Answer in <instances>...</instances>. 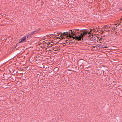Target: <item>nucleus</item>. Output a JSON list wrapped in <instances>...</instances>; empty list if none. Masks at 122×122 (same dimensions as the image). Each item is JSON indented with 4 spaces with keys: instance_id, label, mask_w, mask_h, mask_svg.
<instances>
[{
    "instance_id": "obj_10",
    "label": "nucleus",
    "mask_w": 122,
    "mask_h": 122,
    "mask_svg": "<svg viewBox=\"0 0 122 122\" xmlns=\"http://www.w3.org/2000/svg\"><path fill=\"white\" fill-rule=\"evenodd\" d=\"M109 27L107 25H106L104 26V28H105L106 29H108L109 28Z\"/></svg>"
},
{
    "instance_id": "obj_14",
    "label": "nucleus",
    "mask_w": 122,
    "mask_h": 122,
    "mask_svg": "<svg viewBox=\"0 0 122 122\" xmlns=\"http://www.w3.org/2000/svg\"><path fill=\"white\" fill-rule=\"evenodd\" d=\"M119 22L122 23V21L121 20V19H120V20H119Z\"/></svg>"
},
{
    "instance_id": "obj_21",
    "label": "nucleus",
    "mask_w": 122,
    "mask_h": 122,
    "mask_svg": "<svg viewBox=\"0 0 122 122\" xmlns=\"http://www.w3.org/2000/svg\"><path fill=\"white\" fill-rule=\"evenodd\" d=\"M120 10L122 11V9H120Z\"/></svg>"
},
{
    "instance_id": "obj_16",
    "label": "nucleus",
    "mask_w": 122,
    "mask_h": 122,
    "mask_svg": "<svg viewBox=\"0 0 122 122\" xmlns=\"http://www.w3.org/2000/svg\"><path fill=\"white\" fill-rule=\"evenodd\" d=\"M96 29H97V28H96L95 29H94V32H95V31H97Z\"/></svg>"
},
{
    "instance_id": "obj_12",
    "label": "nucleus",
    "mask_w": 122,
    "mask_h": 122,
    "mask_svg": "<svg viewBox=\"0 0 122 122\" xmlns=\"http://www.w3.org/2000/svg\"><path fill=\"white\" fill-rule=\"evenodd\" d=\"M76 31H78V32H77V33H79V31L80 30L78 29H76Z\"/></svg>"
},
{
    "instance_id": "obj_9",
    "label": "nucleus",
    "mask_w": 122,
    "mask_h": 122,
    "mask_svg": "<svg viewBox=\"0 0 122 122\" xmlns=\"http://www.w3.org/2000/svg\"><path fill=\"white\" fill-rule=\"evenodd\" d=\"M31 36V35L30 34H28L26 36V37H27V38H29V37H30Z\"/></svg>"
},
{
    "instance_id": "obj_26",
    "label": "nucleus",
    "mask_w": 122,
    "mask_h": 122,
    "mask_svg": "<svg viewBox=\"0 0 122 122\" xmlns=\"http://www.w3.org/2000/svg\"><path fill=\"white\" fill-rule=\"evenodd\" d=\"M115 25H117V24H115Z\"/></svg>"
},
{
    "instance_id": "obj_4",
    "label": "nucleus",
    "mask_w": 122,
    "mask_h": 122,
    "mask_svg": "<svg viewBox=\"0 0 122 122\" xmlns=\"http://www.w3.org/2000/svg\"><path fill=\"white\" fill-rule=\"evenodd\" d=\"M109 30H108L109 31H114L115 30V28L114 27H113L112 26H109Z\"/></svg>"
},
{
    "instance_id": "obj_7",
    "label": "nucleus",
    "mask_w": 122,
    "mask_h": 122,
    "mask_svg": "<svg viewBox=\"0 0 122 122\" xmlns=\"http://www.w3.org/2000/svg\"><path fill=\"white\" fill-rule=\"evenodd\" d=\"M38 31H39V30H38L37 31V30H36V31H33L31 33V34H30L31 35H33L34 34H36L37 32Z\"/></svg>"
},
{
    "instance_id": "obj_18",
    "label": "nucleus",
    "mask_w": 122,
    "mask_h": 122,
    "mask_svg": "<svg viewBox=\"0 0 122 122\" xmlns=\"http://www.w3.org/2000/svg\"><path fill=\"white\" fill-rule=\"evenodd\" d=\"M121 21H122V18H121Z\"/></svg>"
},
{
    "instance_id": "obj_15",
    "label": "nucleus",
    "mask_w": 122,
    "mask_h": 122,
    "mask_svg": "<svg viewBox=\"0 0 122 122\" xmlns=\"http://www.w3.org/2000/svg\"><path fill=\"white\" fill-rule=\"evenodd\" d=\"M93 41H94L95 40V37L93 38Z\"/></svg>"
},
{
    "instance_id": "obj_28",
    "label": "nucleus",
    "mask_w": 122,
    "mask_h": 122,
    "mask_svg": "<svg viewBox=\"0 0 122 122\" xmlns=\"http://www.w3.org/2000/svg\"><path fill=\"white\" fill-rule=\"evenodd\" d=\"M102 39V38H101V39Z\"/></svg>"
},
{
    "instance_id": "obj_1",
    "label": "nucleus",
    "mask_w": 122,
    "mask_h": 122,
    "mask_svg": "<svg viewBox=\"0 0 122 122\" xmlns=\"http://www.w3.org/2000/svg\"><path fill=\"white\" fill-rule=\"evenodd\" d=\"M75 33L73 30L72 31V30H70L68 31L64 32L62 33H61V34L63 35L62 38V37L61 38L63 39L64 37L65 38L66 37V38L69 39L72 37V35H75L76 34Z\"/></svg>"
},
{
    "instance_id": "obj_24",
    "label": "nucleus",
    "mask_w": 122,
    "mask_h": 122,
    "mask_svg": "<svg viewBox=\"0 0 122 122\" xmlns=\"http://www.w3.org/2000/svg\"><path fill=\"white\" fill-rule=\"evenodd\" d=\"M90 32H89V33H89V34H90Z\"/></svg>"
},
{
    "instance_id": "obj_29",
    "label": "nucleus",
    "mask_w": 122,
    "mask_h": 122,
    "mask_svg": "<svg viewBox=\"0 0 122 122\" xmlns=\"http://www.w3.org/2000/svg\"><path fill=\"white\" fill-rule=\"evenodd\" d=\"M42 64L43 65V63Z\"/></svg>"
},
{
    "instance_id": "obj_22",
    "label": "nucleus",
    "mask_w": 122,
    "mask_h": 122,
    "mask_svg": "<svg viewBox=\"0 0 122 122\" xmlns=\"http://www.w3.org/2000/svg\"><path fill=\"white\" fill-rule=\"evenodd\" d=\"M43 67H42H42H41V68H43Z\"/></svg>"
},
{
    "instance_id": "obj_13",
    "label": "nucleus",
    "mask_w": 122,
    "mask_h": 122,
    "mask_svg": "<svg viewBox=\"0 0 122 122\" xmlns=\"http://www.w3.org/2000/svg\"><path fill=\"white\" fill-rule=\"evenodd\" d=\"M57 48H54V49H53V50H54V51H56L57 50Z\"/></svg>"
},
{
    "instance_id": "obj_6",
    "label": "nucleus",
    "mask_w": 122,
    "mask_h": 122,
    "mask_svg": "<svg viewBox=\"0 0 122 122\" xmlns=\"http://www.w3.org/2000/svg\"><path fill=\"white\" fill-rule=\"evenodd\" d=\"M26 39V37L25 36L23 37L21 39V41L20 42V43L21 42H24Z\"/></svg>"
},
{
    "instance_id": "obj_17",
    "label": "nucleus",
    "mask_w": 122,
    "mask_h": 122,
    "mask_svg": "<svg viewBox=\"0 0 122 122\" xmlns=\"http://www.w3.org/2000/svg\"><path fill=\"white\" fill-rule=\"evenodd\" d=\"M73 31H74V32L75 33L76 32V29H75L74 30H73Z\"/></svg>"
},
{
    "instance_id": "obj_20",
    "label": "nucleus",
    "mask_w": 122,
    "mask_h": 122,
    "mask_svg": "<svg viewBox=\"0 0 122 122\" xmlns=\"http://www.w3.org/2000/svg\"><path fill=\"white\" fill-rule=\"evenodd\" d=\"M65 41L67 42V41H68V40H65Z\"/></svg>"
},
{
    "instance_id": "obj_8",
    "label": "nucleus",
    "mask_w": 122,
    "mask_h": 122,
    "mask_svg": "<svg viewBox=\"0 0 122 122\" xmlns=\"http://www.w3.org/2000/svg\"><path fill=\"white\" fill-rule=\"evenodd\" d=\"M59 69L57 67L55 68L54 70V71H57Z\"/></svg>"
},
{
    "instance_id": "obj_19",
    "label": "nucleus",
    "mask_w": 122,
    "mask_h": 122,
    "mask_svg": "<svg viewBox=\"0 0 122 122\" xmlns=\"http://www.w3.org/2000/svg\"><path fill=\"white\" fill-rule=\"evenodd\" d=\"M118 24V25H121V24L120 23H119V24Z\"/></svg>"
},
{
    "instance_id": "obj_2",
    "label": "nucleus",
    "mask_w": 122,
    "mask_h": 122,
    "mask_svg": "<svg viewBox=\"0 0 122 122\" xmlns=\"http://www.w3.org/2000/svg\"><path fill=\"white\" fill-rule=\"evenodd\" d=\"M73 35H72V37L71 38H73V39H75L76 40H77L78 41H79L80 40H81V37H80L79 36L76 37L77 36L76 35L75 36L73 37Z\"/></svg>"
},
{
    "instance_id": "obj_5",
    "label": "nucleus",
    "mask_w": 122,
    "mask_h": 122,
    "mask_svg": "<svg viewBox=\"0 0 122 122\" xmlns=\"http://www.w3.org/2000/svg\"><path fill=\"white\" fill-rule=\"evenodd\" d=\"M62 33V32L61 33ZM59 34V35H58V36H59V35H60V33H58V32H54V34L55 35V36H56V34ZM62 34H61V35H60V37H61V38H61V37H62V36H63V35L62 36ZM57 35H56V36H57Z\"/></svg>"
},
{
    "instance_id": "obj_27",
    "label": "nucleus",
    "mask_w": 122,
    "mask_h": 122,
    "mask_svg": "<svg viewBox=\"0 0 122 122\" xmlns=\"http://www.w3.org/2000/svg\"><path fill=\"white\" fill-rule=\"evenodd\" d=\"M93 30H94V29H93Z\"/></svg>"
},
{
    "instance_id": "obj_25",
    "label": "nucleus",
    "mask_w": 122,
    "mask_h": 122,
    "mask_svg": "<svg viewBox=\"0 0 122 122\" xmlns=\"http://www.w3.org/2000/svg\"><path fill=\"white\" fill-rule=\"evenodd\" d=\"M49 44H50V42H49Z\"/></svg>"
},
{
    "instance_id": "obj_23",
    "label": "nucleus",
    "mask_w": 122,
    "mask_h": 122,
    "mask_svg": "<svg viewBox=\"0 0 122 122\" xmlns=\"http://www.w3.org/2000/svg\"><path fill=\"white\" fill-rule=\"evenodd\" d=\"M92 31V30H90V32H91Z\"/></svg>"
},
{
    "instance_id": "obj_11",
    "label": "nucleus",
    "mask_w": 122,
    "mask_h": 122,
    "mask_svg": "<svg viewBox=\"0 0 122 122\" xmlns=\"http://www.w3.org/2000/svg\"><path fill=\"white\" fill-rule=\"evenodd\" d=\"M101 46L103 48H107V47L106 46H105L104 45H102Z\"/></svg>"
},
{
    "instance_id": "obj_3",
    "label": "nucleus",
    "mask_w": 122,
    "mask_h": 122,
    "mask_svg": "<svg viewBox=\"0 0 122 122\" xmlns=\"http://www.w3.org/2000/svg\"><path fill=\"white\" fill-rule=\"evenodd\" d=\"M87 34V33L86 32L82 31V33H81V35L79 36L80 37H81V39L86 34Z\"/></svg>"
}]
</instances>
